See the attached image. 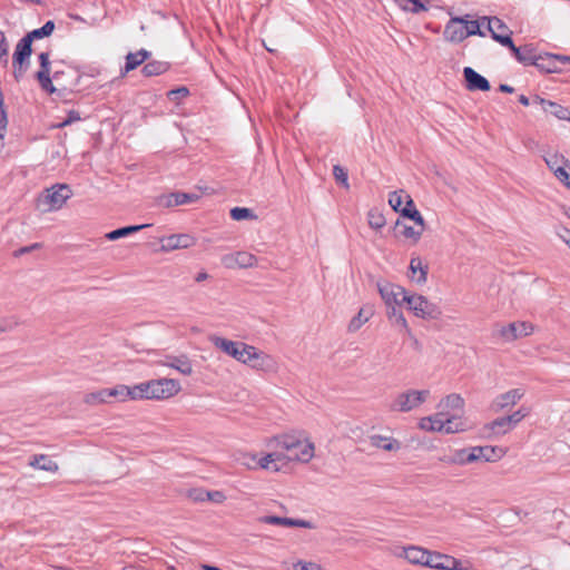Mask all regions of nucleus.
Segmentation results:
<instances>
[{"mask_svg":"<svg viewBox=\"0 0 570 570\" xmlns=\"http://www.w3.org/2000/svg\"><path fill=\"white\" fill-rule=\"evenodd\" d=\"M393 229L396 235H402L405 238H412L414 242H417L420 239L423 232V228H421L420 230H415L412 226L406 225L400 219L395 222Z\"/></svg>","mask_w":570,"mask_h":570,"instance_id":"nucleus-33","label":"nucleus"},{"mask_svg":"<svg viewBox=\"0 0 570 570\" xmlns=\"http://www.w3.org/2000/svg\"><path fill=\"white\" fill-rule=\"evenodd\" d=\"M482 21L488 22V30L492 38L502 46H512L511 31L509 27L498 17H483Z\"/></svg>","mask_w":570,"mask_h":570,"instance_id":"nucleus-9","label":"nucleus"},{"mask_svg":"<svg viewBox=\"0 0 570 570\" xmlns=\"http://www.w3.org/2000/svg\"><path fill=\"white\" fill-rule=\"evenodd\" d=\"M533 102L541 105L543 110L560 120L570 121V110L554 101L546 100L539 96H535Z\"/></svg>","mask_w":570,"mask_h":570,"instance_id":"nucleus-21","label":"nucleus"},{"mask_svg":"<svg viewBox=\"0 0 570 570\" xmlns=\"http://www.w3.org/2000/svg\"><path fill=\"white\" fill-rule=\"evenodd\" d=\"M373 315V309L371 306L362 307L358 313L350 321L348 331L356 332L361 328V326L366 323L370 317Z\"/></svg>","mask_w":570,"mask_h":570,"instance_id":"nucleus-29","label":"nucleus"},{"mask_svg":"<svg viewBox=\"0 0 570 570\" xmlns=\"http://www.w3.org/2000/svg\"><path fill=\"white\" fill-rule=\"evenodd\" d=\"M200 198V195L196 193H185L181 190H175L169 194H165L158 197V205L170 208L175 206L186 205L195 203Z\"/></svg>","mask_w":570,"mask_h":570,"instance_id":"nucleus-11","label":"nucleus"},{"mask_svg":"<svg viewBox=\"0 0 570 570\" xmlns=\"http://www.w3.org/2000/svg\"><path fill=\"white\" fill-rule=\"evenodd\" d=\"M20 324L16 316H4L0 318V333L10 332Z\"/></svg>","mask_w":570,"mask_h":570,"instance_id":"nucleus-54","label":"nucleus"},{"mask_svg":"<svg viewBox=\"0 0 570 570\" xmlns=\"http://www.w3.org/2000/svg\"><path fill=\"white\" fill-rule=\"evenodd\" d=\"M55 27V22L52 20H48L41 28L28 32L24 37L32 43L36 39L49 37L53 32Z\"/></svg>","mask_w":570,"mask_h":570,"instance_id":"nucleus-35","label":"nucleus"},{"mask_svg":"<svg viewBox=\"0 0 570 570\" xmlns=\"http://www.w3.org/2000/svg\"><path fill=\"white\" fill-rule=\"evenodd\" d=\"M107 395L115 397L118 401H126L128 399V386L124 384L116 385L110 389H106Z\"/></svg>","mask_w":570,"mask_h":570,"instance_id":"nucleus-45","label":"nucleus"},{"mask_svg":"<svg viewBox=\"0 0 570 570\" xmlns=\"http://www.w3.org/2000/svg\"><path fill=\"white\" fill-rule=\"evenodd\" d=\"M263 458L257 460L255 455L246 454V455H244L243 464L247 465L248 468H252L254 465H259L262 468V465H261V460Z\"/></svg>","mask_w":570,"mask_h":570,"instance_id":"nucleus-63","label":"nucleus"},{"mask_svg":"<svg viewBox=\"0 0 570 570\" xmlns=\"http://www.w3.org/2000/svg\"><path fill=\"white\" fill-rule=\"evenodd\" d=\"M59 73H35L40 87L48 94H53L56 88L52 83V79H56Z\"/></svg>","mask_w":570,"mask_h":570,"instance_id":"nucleus-38","label":"nucleus"},{"mask_svg":"<svg viewBox=\"0 0 570 570\" xmlns=\"http://www.w3.org/2000/svg\"><path fill=\"white\" fill-rule=\"evenodd\" d=\"M406 205L401 209V216L413 220L416 225L424 227V219L421 213L415 208L413 199L405 195Z\"/></svg>","mask_w":570,"mask_h":570,"instance_id":"nucleus-28","label":"nucleus"},{"mask_svg":"<svg viewBox=\"0 0 570 570\" xmlns=\"http://www.w3.org/2000/svg\"><path fill=\"white\" fill-rule=\"evenodd\" d=\"M460 566V560L452 556L443 554L436 551H429L426 567L438 570H453Z\"/></svg>","mask_w":570,"mask_h":570,"instance_id":"nucleus-16","label":"nucleus"},{"mask_svg":"<svg viewBox=\"0 0 570 570\" xmlns=\"http://www.w3.org/2000/svg\"><path fill=\"white\" fill-rule=\"evenodd\" d=\"M230 217L234 220H243V219L256 218V215L249 208H246V207H234V208L230 209Z\"/></svg>","mask_w":570,"mask_h":570,"instance_id":"nucleus-46","label":"nucleus"},{"mask_svg":"<svg viewBox=\"0 0 570 570\" xmlns=\"http://www.w3.org/2000/svg\"><path fill=\"white\" fill-rule=\"evenodd\" d=\"M524 396V390L512 389L505 393L498 395L490 405L491 411L498 413L515 405Z\"/></svg>","mask_w":570,"mask_h":570,"instance_id":"nucleus-12","label":"nucleus"},{"mask_svg":"<svg viewBox=\"0 0 570 570\" xmlns=\"http://www.w3.org/2000/svg\"><path fill=\"white\" fill-rule=\"evenodd\" d=\"M402 194H404V190L400 189V190H394V191L390 193V195H389V204L391 205V207L393 208L394 212L400 213V214H401V209L403 208L402 207V204H403Z\"/></svg>","mask_w":570,"mask_h":570,"instance_id":"nucleus-49","label":"nucleus"},{"mask_svg":"<svg viewBox=\"0 0 570 570\" xmlns=\"http://www.w3.org/2000/svg\"><path fill=\"white\" fill-rule=\"evenodd\" d=\"M404 557L411 563L426 567L429 550L420 547H409L404 549Z\"/></svg>","mask_w":570,"mask_h":570,"instance_id":"nucleus-25","label":"nucleus"},{"mask_svg":"<svg viewBox=\"0 0 570 570\" xmlns=\"http://www.w3.org/2000/svg\"><path fill=\"white\" fill-rule=\"evenodd\" d=\"M32 53V43L26 37L21 38L12 55L13 69H27L29 67L30 56Z\"/></svg>","mask_w":570,"mask_h":570,"instance_id":"nucleus-13","label":"nucleus"},{"mask_svg":"<svg viewBox=\"0 0 570 570\" xmlns=\"http://www.w3.org/2000/svg\"><path fill=\"white\" fill-rule=\"evenodd\" d=\"M386 314H387V317H389V321L393 324V325H399L401 326L402 328L405 330V332L407 333V335H411V330L407 325V322L401 311V306H390L387 307V311H386Z\"/></svg>","mask_w":570,"mask_h":570,"instance_id":"nucleus-31","label":"nucleus"},{"mask_svg":"<svg viewBox=\"0 0 570 570\" xmlns=\"http://www.w3.org/2000/svg\"><path fill=\"white\" fill-rule=\"evenodd\" d=\"M72 196V190L67 184H56L46 188L38 197V207L42 212L57 210Z\"/></svg>","mask_w":570,"mask_h":570,"instance_id":"nucleus-3","label":"nucleus"},{"mask_svg":"<svg viewBox=\"0 0 570 570\" xmlns=\"http://www.w3.org/2000/svg\"><path fill=\"white\" fill-rule=\"evenodd\" d=\"M9 62V47L4 33L0 30V63L6 68Z\"/></svg>","mask_w":570,"mask_h":570,"instance_id":"nucleus-52","label":"nucleus"},{"mask_svg":"<svg viewBox=\"0 0 570 570\" xmlns=\"http://www.w3.org/2000/svg\"><path fill=\"white\" fill-rule=\"evenodd\" d=\"M151 56L150 51L146 49H140L137 52H129L126 56L125 69L122 71H131L139 67L141 63L147 61Z\"/></svg>","mask_w":570,"mask_h":570,"instance_id":"nucleus-24","label":"nucleus"},{"mask_svg":"<svg viewBox=\"0 0 570 570\" xmlns=\"http://www.w3.org/2000/svg\"><path fill=\"white\" fill-rule=\"evenodd\" d=\"M42 247V243H33L28 246L20 247L13 252L14 257H20L24 254H29L36 249H40Z\"/></svg>","mask_w":570,"mask_h":570,"instance_id":"nucleus-59","label":"nucleus"},{"mask_svg":"<svg viewBox=\"0 0 570 570\" xmlns=\"http://www.w3.org/2000/svg\"><path fill=\"white\" fill-rule=\"evenodd\" d=\"M147 382L139 383L131 387L128 386V399L130 400H148Z\"/></svg>","mask_w":570,"mask_h":570,"instance_id":"nucleus-37","label":"nucleus"},{"mask_svg":"<svg viewBox=\"0 0 570 570\" xmlns=\"http://www.w3.org/2000/svg\"><path fill=\"white\" fill-rule=\"evenodd\" d=\"M530 413V409L527 406H520L519 410L513 412L510 415H507L509 422L511 423L512 428L514 429L519 422H521L525 416H528Z\"/></svg>","mask_w":570,"mask_h":570,"instance_id":"nucleus-51","label":"nucleus"},{"mask_svg":"<svg viewBox=\"0 0 570 570\" xmlns=\"http://www.w3.org/2000/svg\"><path fill=\"white\" fill-rule=\"evenodd\" d=\"M301 440L295 435L283 434L273 438L268 446L274 448L275 451L283 452L284 454H292L301 445Z\"/></svg>","mask_w":570,"mask_h":570,"instance_id":"nucleus-18","label":"nucleus"},{"mask_svg":"<svg viewBox=\"0 0 570 570\" xmlns=\"http://www.w3.org/2000/svg\"><path fill=\"white\" fill-rule=\"evenodd\" d=\"M188 497L195 502H203L205 500L214 501V491L191 489L188 491Z\"/></svg>","mask_w":570,"mask_h":570,"instance_id":"nucleus-44","label":"nucleus"},{"mask_svg":"<svg viewBox=\"0 0 570 570\" xmlns=\"http://www.w3.org/2000/svg\"><path fill=\"white\" fill-rule=\"evenodd\" d=\"M429 395V390H409L396 396L391 405V410L399 412H410L425 402Z\"/></svg>","mask_w":570,"mask_h":570,"instance_id":"nucleus-5","label":"nucleus"},{"mask_svg":"<svg viewBox=\"0 0 570 570\" xmlns=\"http://www.w3.org/2000/svg\"><path fill=\"white\" fill-rule=\"evenodd\" d=\"M377 289L386 307L401 306L405 303L402 297L409 294L402 286L389 282H379Z\"/></svg>","mask_w":570,"mask_h":570,"instance_id":"nucleus-7","label":"nucleus"},{"mask_svg":"<svg viewBox=\"0 0 570 570\" xmlns=\"http://www.w3.org/2000/svg\"><path fill=\"white\" fill-rule=\"evenodd\" d=\"M189 95V89L186 86H180L174 88L167 92V98L170 101L179 102L181 99L186 98Z\"/></svg>","mask_w":570,"mask_h":570,"instance_id":"nucleus-50","label":"nucleus"},{"mask_svg":"<svg viewBox=\"0 0 570 570\" xmlns=\"http://www.w3.org/2000/svg\"><path fill=\"white\" fill-rule=\"evenodd\" d=\"M368 225L373 229H381L386 220L384 215L376 208H372L367 214Z\"/></svg>","mask_w":570,"mask_h":570,"instance_id":"nucleus-39","label":"nucleus"},{"mask_svg":"<svg viewBox=\"0 0 570 570\" xmlns=\"http://www.w3.org/2000/svg\"><path fill=\"white\" fill-rule=\"evenodd\" d=\"M314 455V445L313 443H304L301 442L298 449L294 451L292 454H284L283 452L274 451L261 460V465L263 469L279 471V465L277 462L282 461H292L297 460L301 462H308Z\"/></svg>","mask_w":570,"mask_h":570,"instance_id":"nucleus-2","label":"nucleus"},{"mask_svg":"<svg viewBox=\"0 0 570 570\" xmlns=\"http://www.w3.org/2000/svg\"><path fill=\"white\" fill-rule=\"evenodd\" d=\"M168 360V365L181 374L188 375L191 373V363L186 355L180 356H166Z\"/></svg>","mask_w":570,"mask_h":570,"instance_id":"nucleus-32","label":"nucleus"},{"mask_svg":"<svg viewBox=\"0 0 570 570\" xmlns=\"http://www.w3.org/2000/svg\"><path fill=\"white\" fill-rule=\"evenodd\" d=\"M171 66L166 61H151L145 65L141 71H167Z\"/></svg>","mask_w":570,"mask_h":570,"instance_id":"nucleus-57","label":"nucleus"},{"mask_svg":"<svg viewBox=\"0 0 570 570\" xmlns=\"http://www.w3.org/2000/svg\"><path fill=\"white\" fill-rule=\"evenodd\" d=\"M442 404L448 409L461 410L464 405V400L460 394L453 393L446 395L445 399L441 402V405Z\"/></svg>","mask_w":570,"mask_h":570,"instance_id":"nucleus-43","label":"nucleus"},{"mask_svg":"<svg viewBox=\"0 0 570 570\" xmlns=\"http://www.w3.org/2000/svg\"><path fill=\"white\" fill-rule=\"evenodd\" d=\"M464 430V423L462 421H458L455 417H449L444 420L443 431L445 433H456Z\"/></svg>","mask_w":570,"mask_h":570,"instance_id":"nucleus-53","label":"nucleus"},{"mask_svg":"<svg viewBox=\"0 0 570 570\" xmlns=\"http://www.w3.org/2000/svg\"><path fill=\"white\" fill-rule=\"evenodd\" d=\"M469 452H470V448L459 450L454 453V455L452 458H450L449 460H444V461L449 462V463L461 464V465L473 463V461L466 460V455Z\"/></svg>","mask_w":570,"mask_h":570,"instance_id":"nucleus-55","label":"nucleus"},{"mask_svg":"<svg viewBox=\"0 0 570 570\" xmlns=\"http://www.w3.org/2000/svg\"><path fill=\"white\" fill-rule=\"evenodd\" d=\"M444 37L453 42H460L466 38L463 17L451 18L445 26Z\"/></svg>","mask_w":570,"mask_h":570,"instance_id":"nucleus-20","label":"nucleus"},{"mask_svg":"<svg viewBox=\"0 0 570 570\" xmlns=\"http://www.w3.org/2000/svg\"><path fill=\"white\" fill-rule=\"evenodd\" d=\"M149 224H142V225H127L119 228H116L105 235V237L108 240H117L127 236H130L142 228L149 227Z\"/></svg>","mask_w":570,"mask_h":570,"instance_id":"nucleus-26","label":"nucleus"},{"mask_svg":"<svg viewBox=\"0 0 570 570\" xmlns=\"http://www.w3.org/2000/svg\"><path fill=\"white\" fill-rule=\"evenodd\" d=\"M85 402L87 404L107 403L109 402V396L107 395L106 389H101L97 392L86 394Z\"/></svg>","mask_w":570,"mask_h":570,"instance_id":"nucleus-40","label":"nucleus"},{"mask_svg":"<svg viewBox=\"0 0 570 570\" xmlns=\"http://www.w3.org/2000/svg\"><path fill=\"white\" fill-rule=\"evenodd\" d=\"M236 261H237V267L247 268V267H252L255 264L256 257L246 252H237Z\"/></svg>","mask_w":570,"mask_h":570,"instance_id":"nucleus-47","label":"nucleus"},{"mask_svg":"<svg viewBox=\"0 0 570 570\" xmlns=\"http://www.w3.org/2000/svg\"><path fill=\"white\" fill-rule=\"evenodd\" d=\"M29 464L48 472H56L58 470V464L46 454L33 455Z\"/></svg>","mask_w":570,"mask_h":570,"instance_id":"nucleus-30","label":"nucleus"},{"mask_svg":"<svg viewBox=\"0 0 570 570\" xmlns=\"http://www.w3.org/2000/svg\"><path fill=\"white\" fill-rule=\"evenodd\" d=\"M245 360L244 364L249 365L255 370L271 371L275 366V362L272 356L258 351L252 345Z\"/></svg>","mask_w":570,"mask_h":570,"instance_id":"nucleus-14","label":"nucleus"},{"mask_svg":"<svg viewBox=\"0 0 570 570\" xmlns=\"http://www.w3.org/2000/svg\"><path fill=\"white\" fill-rule=\"evenodd\" d=\"M80 119V114L77 110H70L68 111L67 117L62 121L53 125V128H65L76 121H79Z\"/></svg>","mask_w":570,"mask_h":570,"instance_id":"nucleus-56","label":"nucleus"},{"mask_svg":"<svg viewBox=\"0 0 570 570\" xmlns=\"http://www.w3.org/2000/svg\"><path fill=\"white\" fill-rule=\"evenodd\" d=\"M402 301H405L407 308L417 317L436 320L441 315L440 308L422 295L407 294V296L402 297Z\"/></svg>","mask_w":570,"mask_h":570,"instance_id":"nucleus-4","label":"nucleus"},{"mask_svg":"<svg viewBox=\"0 0 570 570\" xmlns=\"http://www.w3.org/2000/svg\"><path fill=\"white\" fill-rule=\"evenodd\" d=\"M469 16L463 17L464 22V31L466 33V38L469 36L479 35L481 37L484 36V32L481 30V24L478 20H469Z\"/></svg>","mask_w":570,"mask_h":570,"instance_id":"nucleus-42","label":"nucleus"},{"mask_svg":"<svg viewBox=\"0 0 570 570\" xmlns=\"http://www.w3.org/2000/svg\"><path fill=\"white\" fill-rule=\"evenodd\" d=\"M222 263L227 268L237 267L236 254L225 255L222 257Z\"/></svg>","mask_w":570,"mask_h":570,"instance_id":"nucleus-62","label":"nucleus"},{"mask_svg":"<svg viewBox=\"0 0 570 570\" xmlns=\"http://www.w3.org/2000/svg\"><path fill=\"white\" fill-rule=\"evenodd\" d=\"M8 114H3L2 116H0V138L2 139L4 137V134L7 131V127H8Z\"/></svg>","mask_w":570,"mask_h":570,"instance_id":"nucleus-64","label":"nucleus"},{"mask_svg":"<svg viewBox=\"0 0 570 570\" xmlns=\"http://www.w3.org/2000/svg\"><path fill=\"white\" fill-rule=\"evenodd\" d=\"M410 271L413 275L416 274V272H420L419 277L415 278L416 283L422 284L426 282L428 276V266L422 265V261L419 257H414L410 262ZM414 278V276H412Z\"/></svg>","mask_w":570,"mask_h":570,"instance_id":"nucleus-36","label":"nucleus"},{"mask_svg":"<svg viewBox=\"0 0 570 570\" xmlns=\"http://www.w3.org/2000/svg\"><path fill=\"white\" fill-rule=\"evenodd\" d=\"M38 59H39V63H40L39 71H49V68H50L49 53L41 52V53H39Z\"/></svg>","mask_w":570,"mask_h":570,"instance_id":"nucleus-61","label":"nucleus"},{"mask_svg":"<svg viewBox=\"0 0 570 570\" xmlns=\"http://www.w3.org/2000/svg\"><path fill=\"white\" fill-rule=\"evenodd\" d=\"M160 243L163 252H170L190 247L194 244V238L188 234H173L161 237Z\"/></svg>","mask_w":570,"mask_h":570,"instance_id":"nucleus-19","label":"nucleus"},{"mask_svg":"<svg viewBox=\"0 0 570 570\" xmlns=\"http://www.w3.org/2000/svg\"><path fill=\"white\" fill-rule=\"evenodd\" d=\"M216 347H219L228 356L244 363L250 345L240 341H229L227 338L216 336Z\"/></svg>","mask_w":570,"mask_h":570,"instance_id":"nucleus-10","label":"nucleus"},{"mask_svg":"<svg viewBox=\"0 0 570 570\" xmlns=\"http://www.w3.org/2000/svg\"><path fill=\"white\" fill-rule=\"evenodd\" d=\"M533 325L527 322H513L503 326L500 330V336L507 342H512L520 337L528 336L532 334Z\"/></svg>","mask_w":570,"mask_h":570,"instance_id":"nucleus-15","label":"nucleus"},{"mask_svg":"<svg viewBox=\"0 0 570 570\" xmlns=\"http://www.w3.org/2000/svg\"><path fill=\"white\" fill-rule=\"evenodd\" d=\"M148 400H161L177 394L180 390L178 381L173 379H159L147 381Z\"/></svg>","mask_w":570,"mask_h":570,"instance_id":"nucleus-6","label":"nucleus"},{"mask_svg":"<svg viewBox=\"0 0 570 570\" xmlns=\"http://www.w3.org/2000/svg\"><path fill=\"white\" fill-rule=\"evenodd\" d=\"M547 166L554 173L556 177L559 180H567L569 178V174L561 166V164H568L569 161L563 156H558L557 154L551 155L544 158Z\"/></svg>","mask_w":570,"mask_h":570,"instance_id":"nucleus-22","label":"nucleus"},{"mask_svg":"<svg viewBox=\"0 0 570 570\" xmlns=\"http://www.w3.org/2000/svg\"><path fill=\"white\" fill-rule=\"evenodd\" d=\"M258 522L266 523V524L289 527V528L297 527V528L314 529V524L311 521L303 520V519L278 517V515H264V517L258 518Z\"/></svg>","mask_w":570,"mask_h":570,"instance_id":"nucleus-17","label":"nucleus"},{"mask_svg":"<svg viewBox=\"0 0 570 570\" xmlns=\"http://www.w3.org/2000/svg\"><path fill=\"white\" fill-rule=\"evenodd\" d=\"M372 446L383 449L385 451H397L400 449V442L395 439L374 434L368 438Z\"/></svg>","mask_w":570,"mask_h":570,"instance_id":"nucleus-27","label":"nucleus"},{"mask_svg":"<svg viewBox=\"0 0 570 570\" xmlns=\"http://www.w3.org/2000/svg\"><path fill=\"white\" fill-rule=\"evenodd\" d=\"M333 176L335 180L341 184L344 188L348 189V175L347 170L341 165H335L333 167Z\"/></svg>","mask_w":570,"mask_h":570,"instance_id":"nucleus-48","label":"nucleus"},{"mask_svg":"<svg viewBox=\"0 0 570 570\" xmlns=\"http://www.w3.org/2000/svg\"><path fill=\"white\" fill-rule=\"evenodd\" d=\"M484 430H488L494 434H505L507 432L513 430V428L505 415L488 423L484 426Z\"/></svg>","mask_w":570,"mask_h":570,"instance_id":"nucleus-34","label":"nucleus"},{"mask_svg":"<svg viewBox=\"0 0 570 570\" xmlns=\"http://www.w3.org/2000/svg\"><path fill=\"white\" fill-rule=\"evenodd\" d=\"M505 450L501 446H472L466 455L468 461H483V462H495L503 458Z\"/></svg>","mask_w":570,"mask_h":570,"instance_id":"nucleus-8","label":"nucleus"},{"mask_svg":"<svg viewBox=\"0 0 570 570\" xmlns=\"http://www.w3.org/2000/svg\"><path fill=\"white\" fill-rule=\"evenodd\" d=\"M515 59L524 67H535L539 71H560V66L570 65V56L541 53L532 45L507 46Z\"/></svg>","mask_w":570,"mask_h":570,"instance_id":"nucleus-1","label":"nucleus"},{"mask_svg":"<svg viewBox=\"0 0 570 570\" xmlns=\"http://www.w3.org/2000/svg\"><path fill=\"white\" fill-rule=\"evenodd\" d=\"M403 10L414 13L425 11L426 7L420 0H395Z\"/></svg>","mask_w":570,"mask_h":570,"instance_id":"nucleus-41","label":"nucleus"},{"mask_svg":"<svg viewBox=\"0 0 570 570\" xmlns=\"http://www.w3.org/2000/svg\"><path fill=\"white\" fill-rule=\"evenodd\" d=\"M294 570H324V568L316 562L298 560L293 564Z\"/></svg>","mask_w":570,"mask_h":570,"instance_id":"nucleus-58","label":"nucleus"},{"mask_svg":"<svg viewBox=\"0 0 570 570\" xmlns=\"http://www.w3.org/2000/svg\"><path fill=\"white\" fill-rule=\"evenodd\" d=\"M465 78V87L471 90H481L488 91L491 88V85L487 78H484L481 73H463Z\"/></svg>","mask_w":570,"mask_h":570,"instance_id":"nucleus-23","label":"nucleus"},{"mask_svg":"<svg viewBox=\"0 0 570 570\" xmlns=\"http://www.w3.org/2000/svg\"><path fill=\"white\" fill-rule=\"evenodd\" d=\"M433 423H430L428 431H443L444 420L441 417V414H436L432 416Z\"/></svg>","mask_w":570,"mask_h":570,"instance_id":"nucleus-60","label":"nucleus"}]
</instances>
